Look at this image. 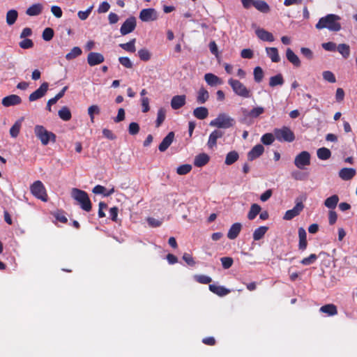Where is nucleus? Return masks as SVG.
Returning <instances> with one entry per match:
<instances>
[{"label":"nucleus","instance_id":"26","mask_svg":"<svg viewBox=\"0 0 357 357\" xmlns=\"http://www.w3.org/2000/svg\"><path fill=\"white\" fill-rule=\"evenodd\" d=\"M298 236H299V243L298 248L300 250H304L307 248V234L305 230L303 227H300L298 229Z\"/></svg>","mask_w":357,"mask_h":357},{"label":"nucleus","instance_id":"59","mask_svg":"<svg viewBox=\"0 0 357 357\" xmlns=\"http://www.w3.org/2000/svg\"><path fill=\"white\" fill-rule=\"evenodd\" d=\"M119 63L127 68H131L132 67V63L130 59L127 56H121L119 58Z\"/></svg>","mask_w":357,"mask_h":357},{"label":"nucleus","instance_id":"41","mask_svg":"<svg viewBox=\"0 0 357 357\" xmlns=\"http://www.w3.org/2000/svg\"><path fill=\"white\" fill-rule=\"evenodd\" d=\"M135 41H136V39L133 38L126 43L120 44L119 46L124 50L133 53L136 51L135 45Z\"/></svg>","mask_w":357,"mask_h":357},{"label":"nucleus","instance_id":"32","mask_svg":"<svg viewBox=\"0 0 357 357\" xmlns=\"http://www.w3.org/2000/svg\"><path fill=\"white\" fill-rule=\"evenodd\" d=\"M267 55L271 59L272 62L277 63L280 60L278 49L276 47H266Z\"/></svg>","mask_w":357,"mask_h":357},{"label":"nucleus","instance_id":"17","mask_svg":"<svg viewBox=\"0 0 357 357\" xmlns=\"http://www.w3.org/2000/svg\"><path fill=\"white\" fill-rule=\"evenodd\" d=\"M185 95L174 96L171 100V107L173 109H178L185 104Z\"/></svg>","mask_w":357,"mask_h":357},{"label":"nucleus","instance_id":"4","mask_svg":"<svg viewBox=\"0 0 357 357\" xmlns=\"http://www.w3.org/2000/svg\"><path fill=\"white\" fill-rule=\"evenodd\" d=\"M228 84L236 95L243 98H249L252 96V91L239 80L230 78Z\"/></svg>","mask_w":357,"mask_h":357},{"label":"nucleus","instance_id":"37","mask_svg":"<svg viewBox=\"0 0 357 357\" xmlns=\"http://www.w3.org/2000/svg\"><path fill=\"white\" fill-rule=\"evenodd\" d=\"M261 209V206L259 204H252L248 214V218L250 220H254L256 218V216L260 213Z\"/></svg>","mask_w":357,"mask_h":357},{"label":"nucleus","instance_id":"18","mask_svg":"<svg viewBox=\"0 0 357 357\" xmlns=\"http://www.w3.org/2000/svg\"><path fill=\"white\" fill-rule=\"evenodd\" d=\"M356 174V171L354 168H342L340 170L338 175L343 181L351 180Z\"/></svg>","mask_w":357,"mask_h":357},{"label":"nucleus","instance_id":"15","mask_svg":"<svg viewBox=\"0 0 357 357\" xmlns=\"http://www.w3.org/2000/svg\"><path fill=\"white\" fill-rule=\"evenodd\" d=\"M174 139V132H170L167 135L162 139L161 143L159 144L158 149L161 152L165 151L169 146L172 144Z\"/></svg>","mask_w":357,"mask_h":357},{"label":"nucleus","instance_id":"12","mask_svg":"<svg viewBox=\"0 0 357 357\" xmlns=\"http://www.w3.org/2000/svg\"><path fill=\"white\" fill-rule=\"evenodd\" d=\"M48 86L49 84L47 82H43L37 90H36L29 96V100L35 101L43 97L48 90Z\"/></svg>","mask_w":357,"mask_h":357},{"label":"nucleus","instance_id":"2","mask_svg":"<svg viewBox=\"0 0 357 357\" xmlns=\"http://www.w3.org/2000/svg\"><path fill=\"white\" fill-rule=\"evenodd\" d=\"M71 197L77 202L82 210L87 212L91 210V202L85 191L75 188H73Z\"/></svg>","mask_w":357,"mask_h":357},{"label":"nucleus","instance_id":"7","mask_svg":"<svg viewBox=\"0 0 357 357\" xmlns=\"http://www.w3.org/2000/svg\"><path fill=\"white\" fill-rule=\"evenodd\" d=\"M274 135L279 142H291L295 139L294 133L287 126L274 129Z\"/></svg>","mask_w":357,"mask_h":357},{"label":"nucleus","instance_id":"27","mask_svg":"<svg viewBox=\"0 0 357 357\" xmlns=\"http://www.w3.org/2000/svg\"><path fill=\"white\" fill-rule=\"evenodd\" d=\"M339 199V197L337 195H333L325 199L324 206L326 208L333 211V209L336 208Z\"/></svg>","mask_w":357,"mask_h":357},{"label":"nucleus","instance_id":"34","mask_svg":"<svg viewBox=\"0 0 357 357\" xmlns=\"http://www.w3.org/2000/svg\"><path fill=\"white\" fill-rule=\"evenodd\" d=\"M317 155L319 159L326 160L331 156V151L325 147L319 148L317 151Z\"/></svg>","mask_w":357,"mask_h":357},{"label":"nucleus","instance_id":"36","mask_svg":"<svg viewBox=\"0 0 357 357\" xmlns=\"http://www.w3.org/2000/svg\"><path fill=\"white\" fill-rule=\"evenodd\" d=\"M268 229V227L266 226H261L257 228L253 232V239L255 241H259L264 237Z\"/></svg>","mask_w":357,"mask_h":357},{"label":"nucleus","instance_id":"55","mask_svg":"<svg viewBox=\"0 0 357 357\" xmlns=\"http://www.w3.org/2000/svg\"><path fill=\"white\" fill-rule=\"evenodd\" d=\"M222 266L225 269L229 268L233 264V259L229 257H224L220 259Z\"/></svg>","mask_w":357,"mask_h":357},{"label":"nucleus","instance_id":"53","mask_svg":"<svg viewBox=\"0 0 357 357\" xmlns=\"http://www.w3.org/2000/svg\"><path fill=\"white\" fill-rule=\"evenodd\" d=\"M323 78L325 81L328 82L330 83L336 82V78L335 75L329 70L324 71L322 73Z\"/></svg>","mask_w":357,"mask_h":357},{"label":"nucleus","instance_id":"14","mask_svg":"<svg viewBox=\"0 0 357 357\" xmlns=\"http://www.w3.org/2000/svg\"><path fill=\"white\" fill-rule=\"evenodd\" d=\"M224 132L220 130H215L213 131L208 137L207 145L209 149H213L217 144V139L221 138Z\"/></svg>","mask_w":357,"mask_h":357},{"label":"nucleus","instance_id":"57","mask_svg":"<svg viewBox=\"0 0 357 357\" xmlns=\"http://www.w3.org/2000/svg\"><path fill=\"white\" fill-rule=\"evenodd\" d=\"M195 280L198 282L204 284H209L212 281V279L209 276L205 275H195Z\"/></svg>","mask_w":357,"mask_h":357},{"label":"nucleus","instance_id":"64","mask_svg":"<svg viewBox=\"0 0 357 357\" xmlns=\"http://www.w3.org/2000/svg\"><path fill=\"white\" fill-rule=\"evenodd\" d=\"M337 219V215L335 211L331 210L328 213V222L331 225H334Z\"/></svg>","mask_w":357,"mask_h":357},{"label":"nucleus","instance_id":"35","mask_svg":"<svg viewBox=\"0 0 357 357\" xmlns=\"http://www.w3.org/2000/svg\"><path fill=\"white\" fill-rule=\"evenodd\" d=\"M209 98V93L204 88H201L197 93V101L199 104L205 103Z\"/></svg>","mask_w":357,"mask_h":357},{"label":"nucleus","instance_id":"30","mask_svg":"<svg viewBox=\"0 0 357 357\" xmlns=\"http://www.w3.org/2000/svg\"><path fill=\"white\" fill-rule=\"evenodd\" d=\"M253 7L263 13H268L271 10L268 4L263 0H256Z\"/></svg>","mask_w":357,"mask_h":357},{"label":"nucleus","instance_id":"56","mask_svg":"<svg viewBox=\"0 0 357 357\" xmlns=\"http://www.w3.org/2000/svg\"><path fill=\"white\" fill-rule=\"evenodd\" d=\"M139 131V126L137 123L132 122L129 124L128 132L131 135H137Z\"/></svg>","mask_w":357,"mask_h":357},{"label":"nucleus","instance_id":"46","mask_svg":"<svg viewBox=\"0 0 357 357\" xmlns=\"http://www.w3.org/2000/svg\"><path fill=\"white\" fill-rule=\"evenodd\" d=\"M166 116V112L165 109L160 108L158 109L157 113V119L155 121V126L157 128L160 127L161 124L163 123V121L165 119Z\"/></svg>","mask_w":357,"mask_h":357},{"label":"nucleus","instance_id":"5","mask_svg":"<svg viewBox=\"0 0 357 357\" xmlns=\"http://www.w3.org/2000/svg\"><path fill=\"white\" fill-rule=\"evenodd\" d=\"M34 132L37 138L40 140L44 146L47 145L50 142L53 143L56 142L55 134L48 131L43 126H36L34 128Z\"/></svg>","mask_w":357,"mask_h":357},{"label":"nucleus","instance_id":"6","mask_svg":"<svg viewBox=\"0 0 357 357\" xmlns=\"http://www.w3.org/2000/svg\"><path fill=\"white\" fill-rule=\"evenodd\" d=\"M31 194L43 202H47L48 196L43 183L40 181H36L30 186Z\"/></svg>","mask_w":357,"mask_h":357},{"label":"nucleus","instance_id":"58","mask_svg":"<svg viewBox=\"0 0 357 357\" xmlns=\"http://www.w3.org/2000/svg\"><path fill=\"white\" fill-rule=\"evenodd\" d=\"M92 9H93V6H91L84 11H82V10L79 11L77 13L79 18L81 20H86L89 17V15L91 14Z\"/></svg>","mask_w":357,"mask_h":357},{"label":"nucleus","instance_id":"22","mask_svg":"<svg viewBox=\"0 0 357 357\" xmlns=\"http://www.w3.org/2000/svg\"><path fill=\"white\" fill-rule=\"evenodd\" d=\"M210 160V157L204 153H202L195 156L194 160V165L201 167L206 165Z\"/></svg>","mask_w":357,"mask_h":357},{"label":"nucleus","instance_id":"62","mask_svg":"<svg viewBox=\"0 0 357 357\" xmlns=\"http://www.w3.org/2000/svg\"><path fill=\"white\" fill-rule=\"evenodd\" d=\"M51 12L57 18L61 17L63 14L61 8L58 6H52L51 7Z\"/></svg>","mask_w":357,"mask_h":357},{"label":"nucleus","instance_id":"23","mask_svg":"<svg viewBox=\"0 0 357 357\" xmlns=\"http://www.w3.org/2000/svg\"><path fill=\"white\" fill-rule=\"evenodd\" d=\"M286 57L287 60L296 67L301 66V60L298 56L292 51L291 49L287 48L286 51Z\"/></svg>","mask_w":357,"mask_h":357},{"label":"nucleus","instance_id":"11","mask_svg":"<svg viewBox=\"0 0 357 357\" xmlns=\"http://www.w3.org/2000/svg\"><path fill=\"white\" fill-rule=\"evenodd\" d=\"M303 208L304 205L303 204L302 202H296L295 206L292 209L286 211L283 218L287 220L293 219L299 215V213L303 211Z\"/></svg>","mask_w":357,"mask_h":357},{"label":"nucleus","instance_id":"13","mask_svg":"<svg viewBox=\"0 0 357 357\" xmlns=\"http://www.w3.org/2000/svg\"><path fill=\"white\" fill-rule=\"evenodd\" d=\"M104 60V56L98 52H90L87 56V62L90 66L100 64Z\"/></svg>","mask_w":357,"mask_h":357},{"label":"nucleus","instance_id":"8","mask_svg":"<svg viewBox=\"0 0 357 357\" xmlns=\"http://www.w3.org/2000/svg\"><path fill=\"white\" fill-rule=\"evenodd\" d=\"M310 154L306 151H301L295 157L294 165L300 169H303L305 166L310 165Z\"/></svg>","mask_w":357,"mask_h":357},{"label":"nucleus","instance_id":"49","mask_svg":"<svg viewBox=\"0 0 357 357\" xmlns=\"http://www.w3.org/2000/svg\"><path fill=\"white\" fill-rule=\"evenodd\" d=\"M54 35V30L52 28L47 27L43 30L42 38L45 41H50L53 38Z\"/></svg>","mask_w":357,"mask_h":357},{"label":"nucleus","instance_id":"16","mask_svg":"<svg viewBox=\"0 0 357 357\" xmlns=\"http://www.w3.org/2000/svg\"><path fill=\"white\" fill-rule=\"evenodd\" d=\"M21 98L17 95H10L2 99V105L4 107H10L21 102Z\"/></svg>","mask_w":357,"mask_h":357},{"label":"nucleus","instance_id":"21","mask_svg":"<svg viewBox=\"0 0 357 357\" xmlns=\"http://www.w3.org/2000/svg\"><path fill=\"white\" fill-rule=\"evenodd\" d=\"M255 33L257 37L261 40L273 42L275 40L273 34L264 29H257Z\"/></svg>","mask_w":357,"mask_h":357},{"label":"nucleus","instance_id":"63","mask_svg":"<svg viewBox=\"0 0 357 357\" xmlns=\"http://www.w3.org/2000/svg\"><path fill=\"white\" fill-rule=\"evenodd\" d=\"M301 52L305 57L308 59H312L313 58L312 51L307 47H301Z\"/></svg>","mask_w":357,"mask_h":357},{"label":"nucleus","instance_id":"40","mask_svg":"<svg viewBox=\"0 0 357 357\" xmlns=\"http://www.w3.org/2000/svg\"><path fill=\"white\" fill-rule=\"evenodd\" d=\"M238 153L236 151H230L227 154L225 162L227 165H231L238 159Z\"/></svg>","mask_w":357,"mask_h":357},{"label":"nucleus","instance_id":"33","mask_svg":"<svg viewBox=\"0 0 357 357\" xmlns=\"http://www.w3.org/2000/svg\"><path fill=\"white\" fill-rule=\"evenodd\" d=\"M284 80L282 74H278L275 76H272L269 79V86L271 87H275L276 86L283 85Z\"/></svg>","mask_w":357,"mask_h":357},{"label":"nucleus","instance_id":"20","mask_svg":"<svg viewBox=\"0 0 357 357\" xmlns=\"http://www.w3.org/2000/svg\"><path fill=\"white\" fill-rule=\"evenodd\" d=\"M242 225L239 222L233 224L229 228L227 233V238L234 240L236 238L241 230Z\"/></svg>","mask_w":357,"mask_h":357},{"label":"nucleus","instance_id":"9","mask_svg":"<svg viewBox=\"0 0 357 357\" xmlns=\"http://www.w3.org/2000/svg\"><path fill=\"white\" fill-rule=\"evenodd\" d=\"M139 17L142 22H150L156 20L158 15L154 8H144L140 11Z\"/></svg>","mask_w":357,"mask_h":357},{"label":"nucleus","instance_id":"48","mask_svg":"<svg viewBox=\"0 0 357 357\" xmlns=\"http://www.w3.org/2000/svg\"><path fill=\"white\" fill-rule=\"evenodd\" d=\"M100 112V107L96 105H93L88 108V114L92 123L94 122V115L99 114Z\"/></svg>","mask_w":357,"mask_h":357},{"label":"nucleus","instance_id":"39","mask_svg":"<svg viewBox=\"0 0 357 357\" xmlns=\"http://www.w3.org/2000/svg\"><path fill=\"white\" fill-rule=\"evenodd\" d=\"M22 119L17 120L10 129V135L12 137H17L20 133Z\"/></svg>","mask_w":357,"mask_h":357},{"label":"nucleus","instance_id":"38","mask_svg":"<svg viewBox=\"0 0 357 357\" xmlns=\"http://www.w3.org/2000/svg\"><path fill=\"white\" fill-rule=\"evenodd\" d=\"M18 17V13L17 10L12 9L7 12L6 14V23L10 26L13 25Z\"/></svg>","mask_w":357,"mask_h":357},{"label":"nucleus","instance_id":"52","mask_svg":"<svg viewBox=\"0 0 357 357\" xmlns=\"http://www.w3.org/2000/svg\"><path fill=\"white\" fill-rule=\"evenodd\" d=\"M192 169V166L188 164L182 165L178 167L176 173L179 175H185L189 173Z\"/></svg>","mask_w":357,"mask_h":357},{"label":"nucleus","instance_id":"45","mask_svg":"<svg viewBox=\"0 0 357 357\" xmlns=\"http://www.w3.org/2000/svg\"><path fill=\"white\" fill-rule=\"evenodd\" d=\"M336 50L344 58H347L350 54V48L347 44H340Z\"/></svg>","mask_w":357,"mask_h":357},{"label":"nucleus","instance_id":"60","mask_svg":"<svg viewBox=\"0 0 357 357\" xmlns=\"http://www.w3.org/2000/svg\"><path fill=\"white\" fill-rule=\"evenodd\" d=\"M321 45L326 51L335 52L337 49L336 44L333 42L324 43Z\"/></svg>","mask_w":357,"mask_h":357},{"label":"nucleus","instance_id":"47","mask_svg":"<svg viewBox=\"0 0 357 357\" xmlns=\"http://www.w3.org/2000/svg\"><path fill=\"white\" fill-rule=\"evenodd\" d=\"M275 139V137L273 133H266L262 135L261 138V142L265 145L271 144Z\"/></svg>","mask_w":357,"mask_h":357},{"label":"nucleus","instance_id":"31","mask_svg":"<svg viewBox=\"0 0 357 357\" xmlns=\"http://www.w3.org/2000/svg\"><path fill=\"white\" fill-rule=\"evenodd\" d=\"M320 312L327 314L328 316H334L337 314V307L334 304H327L320 308Z\"/></svg>","mask_w":357,"mask_h":357},{"label":"nucleus","instance_id":"1","mask_svg":"<svg viewBox=\"0 0 357 357\" xmlns=\"http://www.w3.org/2000/svg\"><path fill=\"white\" fill-rule=\"evenodd\" d=\"M340 19L337 15L328 14L319 20L315 27L318 30L327 29L331 31H339L342 28L340 23Z\"/></svg>","mask_w":357,"mask_h":357},{"label":"nucleus","instance_id":"51","mask_svg":"<svg viewBox=\"0 0 357 357\" xmlns=\"http://www.w3.org/2000/svg\"><path fill=\"white\" fill-rule=\"evenodd\" d=\"M264 112V108L262 107H257L252 108L248 113V116L252 118H257Z\"/></svg>","mask_w":357,"mask_h":357},{"label":"nucleus","instance_id":"44","mask_svg":"<svg viewBox=\"0 0 357 357\" xmlns=\"http://www.w3.org/2000/svg\"><path fill=\"white\" fill-rule=\"evenodd\" d=\"M254 79L257 83H260L264 78V71L259 66H257L254 68L253 71Z\"/></svg>","mask_w":357,"mask_h":357},{"label":"nucleus","instance_id":"43","mask_svg":"<svg viewBox=\"0 0 357 357\" xmlns=\"http://www.w3.org/2000/svg\"><path fill=\"white\" fill-rule=\"evenodd\" d=\"M82 51L79 47H74L69 53L66 55V59L68 61L75 59L81 55Z\"/></svg>","mask_w":357,"mask_h":357},{"label":"nucleus","instance_id":"3","mask_svg":"<svg viewBox=\"0 0 357 357\" xmlns=\"http://www.w3.org/2000/svg\"><path fill=\"white\" fill-rule=\"evenodd\" d=\"M236 123L234 118L226 113L219 114L215 119L211 121L209 126L218 128L227 129L233 127Z\"/></svg>","mask_w":357,"mask_h":357},{"label":"nucleus","instance_id":"29","mask_svg":"<svg viewBox=\"0 0 357 357\" xmlns=\"http://www.w3.org/2000/svg\"><path fill=\"white\" fill-rule=\"evenodd\" d=\"M193 115L198 119H205L208 115V110L205 107H199L194 109Z\"/></svg>","mask_w":357,"mask_h":357},{"label":"nucleus","instance_id":"10","mask_svg":"<svg viewBox=\"0 0 357 357\" xmlns=\"http://www.w3.org/2000/svg\"><path fill=\"white\" fill-rule=\"evenodd\" d=\"M136 27V18L133 16L128 17L121 25L120 32L125 36L132 32Z\"/></svg>","mask_w":357,"mask_h":357},{"label":"nucleus","instance_id":"28","mask_svg":"<svg viewBox=\"0 0 357 357\" xmlns=\"http://www.w3.org/2000/svg\"><path fill=\"white\" fill-rule=\"evenodd\" d=\"M209 289L213 293L220 296H224L228 294L230 291L222 286H217L215 284H209Z\"/></svg>","mask_w":357,"mask_h":357},{"label":"nucleus","instance_id":"50","mask_svg":"<svg viewBox=\"0 0 357 357\" xmlns=\"http://www.w3.org/2000/svg\"><path fill=\"white\" fill-rule=\"evenodd\" d=\"M138 56L142 61H147L150 60L151 54L147 49L143 48L138 51Z\"/></svg>","mask_w":357,"mask_h":357},{"label":"nucleus","instance_id":"25","mask_svg":"<svg viewBox=\"0 0 357 357\" xmlns=\"http://www.w3.org/2000/svg\"><path fill=\"white\" fill-rule=\"evenodd\" d=\"M204 79L206 82L210 86H217L222 84V81L218 76L212 74V73H206L204 75Z\"/></svg>","mask_w":357,"mask_h":357},{"label":"nucleus","instance_id":"54","mask_svg":"<svg viewBox=\"0 0 357 357\" xmlns=\"http://www.w3.org/2000/svg\"><path fill=\"white\" fill-rule=\"evenodd\" d=\"M317 259L315 254H311L309 257L303 258L301 263L304 266H308L313 264Z\"/></svg>","mask_w":357,"mask_h":357},{"label":"nucleus","instance_id":"19","mask_svg":"<svg viewBox=\"0 0 357 357\" xmlns=\"http://www.w3.org/2000/svg\"><path fill=\"white\" fill-rule=\"evenodd\" d=\"M264 151V148L261 144L255 145L248 154V158L250 160H253L259 158Z\"/></svg>","mask_w":357,"mask_h":357},{"label":"nucleus","instance_id":"24","mask_svg":"<svg viewBox=\"0 0 357 357\" xmlns=\"http://www.w3.org/2000/svg\"><path fill=\"white\" fill-rule=\"evenodd\" d=\"M43 9V6L42 3H34L26 9V13L29 16H36L42 13Z\"/></svg>","mask_w":357,"mask_h":357},{"label":"nucleus","instance_id":"42","mask_svg":"<svg viewBox=\"0 0 357 357\" xmlns=\"http://www.w3.org/2000/svg\"><path fill=\"white\" fill-rule=\"evenodd\" d=\"M59 116L63 121H69L71 119V112L67 107H63L58 112Z\"/></svg>","mask_w":357,"mask_h":357},{"label":"nucleus","instance_id":"61","mask_svg":"<svg viewBox=\"0 0 357 357\" xmlns=\"http://www.w3.org/2000/svg\"><path fill=\"white\" fill-rule=\"evenodd\" d=\"M109 8H110L109 3L107 1H103L100 4V6L98 8V12L99 13H106L109 10Z\"/></svg>","mask_w":357,"mask_h":357}]
</instances>
